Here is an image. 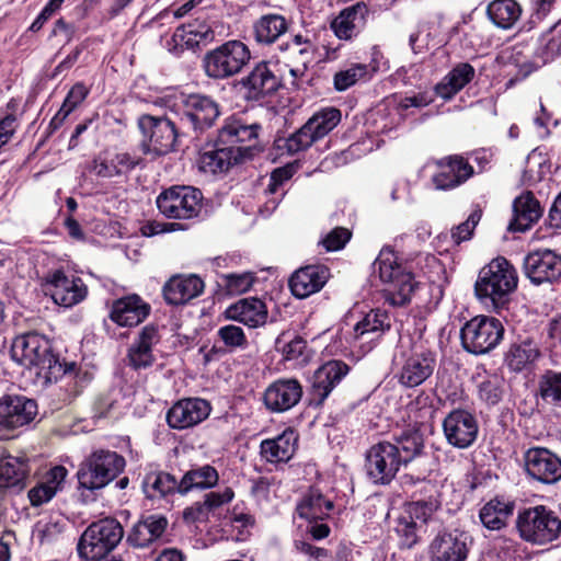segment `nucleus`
<instances>
[{
  "label": "nucleus",
  "instance_id": "obj_42",
  "mask_svg": "<svg viewBox=\"0 0 561 561\" xmlns=\"http://www.w3.org/2000/svg\"><path fill=\"white\" fill-rule=\"evenodd\" d=\"M514 503L499 497L485 503L479 513L482 525L489 530H501L506 527L508 518L513 515Z\"/></svg>",
  "mask_w": 561,
  "mask_h": 561
},
{
  "label": "nucleus",
  "instance_id": "obj_30",
  "mask_svg": "<svg viewBox=\"0 0 561 561\" xmlns=\"http://www.w3.org/2000/svg\"><path fill=\"white\" fill-rule=\"evenodd\" d=\"M204 282L196 275H174L163 286L162 294L169 305L179 306L198 297Z\"/></svg>",
  "mask_w": 561,
  "mask_h": 561
},
{
  "label": "nucleus",
  "instance_id": "obj_14",
  "mask_svg": "<svg viewBox=\"0 0 561 561\" xmlns=\"http://www.w3.org/2000/svg\"><path fill=\"white\" fill-rule=\"evenodd\" d=\"M442 427L446 442L457 449L471 447L478 438V420L465 409L451 410L444 417Z\"/></svg>",
  "mask_w": 561,
  "mask_h": 561
},
{
  "label": "nucleus",
  "instance_id": "obj_58",
  "mask_svg": "<svg viewBox=\"0 0 561 561\" xmlns=\"http://www.w3.org/2000/svg\"><path fill=\"white\" fill-rule=\"evenodd\" d=\"M180 28H182L186 35L190 36L186 41V44L190 45H192L193 39L198 45L199 43H209L215 38V32L206 23H188L187 25L179 27L178 31Z\"/></svg>",
  "mask_w": 561,
  "mask_h": 561
},
{
  "label": "nucleus",
  "instance_id": "obj_1",
  "mask_svg": "<svg viewBox=\"0 0 561 561\" xmlns=\"http://www.w3.org/2000/svg\"><path fill=\"white\" fill-rule=\"evenodd\" d=\"M11 357L23 367L35 368L36 376L46 382L57 381L76 367L75 363L61 364L51 353L49 341L36 332L16 336L11 346Z\"/></svg>",
  "mask_w": 561,
  "mask_h": 561
},
{
  "label": "nucleus",
  "instance_id": "obj_19",
  "mask_svg": "<svg viewBox=\"0 0 561 561\" xmlns=\"http://www.w3.org/2000/svg\"><path fill=\"white\" fill-rule=\"evenodd\" d=\"M435 367L436 357L433 352L414 348L410 354L403 355L396 376L402 387L415 388L433 375Z\"/></svg>",
  "mask_w": 561,
  "mask_h": 561
},
{
  "label": "nucleus",
  "instance_id": "obj_53",
  "mask_svg": "<svg viewBox=\"0 0 561 561\" xmlns=\"http://www.w3.org/2000/svg\"><path fill=\"white\" fill-rule=\"evenodd\" d=\"M368 73V66L365 64H353L344 70L337 71L333 77V84L336 91H345L353 87Z\"/></svg>",
  "mask_w": 561,
  "mask_h": 561
},
{
  "label": "nucleus",
  "instance_id": "obj_50",
  "mask_svg": "<svg viewBox=\"0 0 561 561\" xmlns=\"http://www.w3.org/2000/svg\"><path fill=\"white\" fill-rule=\"evenodd\" d=\"M390 329V319L386 311L376 309L368 312L359 322L354 327L356 336H362L367 333H378L379 335Z\"/></svg>",
  "mask_w": 561,
  "mask_h": 561
},
{
  "label": "nucleus",
  "instance_id": "obj_22",
  "mask_svg": "<svg viewBox=\"0 0 561 561\" xmlns=\"http://www.w3.org/2000/svg\"><path fill=\"white\" fill-rule=\"evenodd\" d=\"M37 414L35 400L7 394L0 399V427L15 430L31 423Z\"/></svg>",
  "mask_w": 561,
  "mask_h": 561
},
{
  "label": "nucleus",
  "instance_id": "obj_34",
  "mask_svg": "<svg viewBox=\"0 0 561 561\" xmlns=\"http://www.w3.org/2000/svg\"><path fill=\"white\" fill-rule=\"evenodd\" d=\"M298 436L287 428L275 438L264 439L260 445L261 456L271 463L289 461L297 447Z\"/></svg>",
  "mask_w": 561,
  "mask_h": 561
},
{
  "label": "nucleus",
  "instance_id": "obj_4",
  "mask_svg": "<svg viewBox=\"0 0 561 561\" xmlns=\"http://www.w3.org/2000/svg\"><path fill=\"white\" fill-rule=\"evenodd\" d=\"M374 272H378L382 283L388 284L385 289L386 300L396 307H402L410 302L417 283L411 272L398 263L394 252L383 248L374 264Z\"/></svg>",
  "mask_w": 561,
  "mask_h": 561
},
{
  "label": "nucleus",
  "instance_id": "obj_61",
  "mask_svg": "<svg viewBox=\"0 0 561 561\" xmlns=\"http://www.w3.org/2000/svg\"><path fill=\"white\" fill-rule=\"evenodd\" d=\"M89 93V89L81 82L76 83L68 92L61 107L71 113L79 104H81Z\"/></svg>",
  "mask_w": 561,
  "mask_h": 561
},
{
  "label": "nucleus",
  "instance_id": "obj_48",
  "mask_svg": "<svg viewBox=\"0 0 561 561\" xmlns=\"http://www.w3.org/2000/svg\"><path fill=\"white\" fill-rule=\"evenodd\" d=\"M341 121V112L335 107H327L314 113L305 124L316 140H319L333 130Z\"/></svg>",
  "mask_w": 561,
  "mask_h": 561
},
{
  "label": "nucleus",
  "instance_id": "obj_15",
  "mask_svg": "<svg viewBox=\"0 0 561 561\" xmlns=\"http://www.w3.org/2000/svg\"><path fill=\"white\" fill-rule=\"evenodd\" d=\"M219 114V106L211 98L190 94L182 101L180 124L182 127H191L195 133H203L214 125Z\"/></svg>",
  "mask_w": 561,
  "mask_h": 561
},
{
  "label": "nucleus",
  "instance_id": "obj_2",
  "mask_svg": "<svg viewBox=\"0 0 561 561\" xmlns=\"http://www.w3.org/2000/svg\"><path fill=\"white\" fill-rule=\"evenodd\" d=\"M517 283V272L513 264L497 256L480 270L474 284L476 296L482 304L499 311L508 302Z\"/></svg>",
  "mask_w": 561,
  "mask_h": 561
},
{
  "label": "nucleus",
  "instance_id": "obj_9",
  "mask_svg": "<svg viewBox=\"0 0 561 561\" xmlns=\"http://www.w3.org/2000/svg\"><path fill=\"white\" fill-rule=\"evenodd\" d=\"M250 59L249 47L241 41L231 39L207 51L203 68L208 78L224 80L239 73Z\"/></svg>",
  "mask_w": 561,
  "mask_h": 561
},
{
  "label": "nucleus",
  "instance_id": "obj_25",
  "mask_svg": "<svg viewBox=\"0 0 561 561\" xmlns=\"http://www.w3.org/2000/svg\"><path fill=\"white\" fill-rule=\"evenodd\" d=\"M438 171L432 178L437 190H451L468 181L473 175V168L467 159L455 154L437 162Z\"/></svg>",
  "mask_w": 561,
  "mask_h": 561
},
{
  "label": "nucleus",
  "instance_id": "obj_31",
  "mask_svg": "<svg viewBox=\"0 0 561 561\" xmlns=\"http://www.w3.org/2000/svg\"><path fill=\"white\" fill-rule=\"evenodd\" d=\"M241 150L227 148L217 142L215 148L199 153L197 165L199 171L208 174L222 173L229 168L241 161Z\"/></svg>",
  "mask_w": 561,
  "mask_h": 561
},
{
  "label": "nucleus",
  "instance_id": "obj_46",
  "mask_svg": "<svg viewBox=\"0 0 561 561\" xmlns=\"http://www.w3.org/2000/svg\"><path fill=\"white\" fill-rule=\"evenodd\" d=\"M490 20L500 28H511L520 18L522 9L515 0H493L486 9Z\"/></svg>",
  "mask_w": 561,
  "mask_h": 561
},
{
  "label": "nucleus",
  "instance_id": "obj_20",
  "mask_svg": "<svg viewBox=\"0 0 561 561\" xmlns=\"http://www.w3.org/2000/svg\"><path fill=\"white\" fill-rule=\"evenodd\" d=\"M350 370L351 368L346 363L337 359L329 360L320 366L311 379L309 404L321 407Z\"/></svg>",
  "mask_w": 561,
  "mask_h": 561
},
{
  "label": "nucleus",
  "instance_id": "obj_13",
  "mask_svg": "<svg viewBox=\"0 0 561 561\" xmlns=\"http://www.w3.org/2000/svg\"><path fill=\"white\" fill-rule=\"evenodd\" d=\"M400 459L391 442L381 440L374 444L365 454L364 468L368 480L375 485L389 484L403 467Z\"/></svg>",
  "mask_w": 561,
  "mask_h": 561
},
{
  "label": "nucleus",
  "instance_id": "obj_63",
  "mask_svg": "<svg viewBox=\"0 0 561 561\" xmlns=\"http://www.w3.org/2000/svg\"><path fill=\"white\" fill-rule=\"evenodd\" d=\"M127 541L137 548H144L150 545L153 539L151 538V535L148 533L146 525H142L139 520L137 524L134 525L131 531L129 533L127 537Z\"/></svg>",
  "mask_w": 561,
  "mask_h": 561
},
{
  "label": "nucleus",
  "instance_id": "obj_6",
  "mask_svg": "<svg viewBox=\"0 0 561 561\" xmlns=\"http://www.w3.org/2000/svg\"><path fill=\"white\" fill-rule=\"evenodd\" d=\"M137 124L141 133L140 149L145 154L160 157L176 150L183 127L171 117L145 114Z\"/></svg>",
  "mask_w": 561,
  "mask_h": 561
},
{
  "label": "nucleus",
  "instance_id": "obj_37",
  "mask_svg": "<svg viewBox=\"0 0 561 561\" xmlns=\"http://www.w3.org/2000/svg\"><path fill=\"white\" fill-rule=\"evenodd\" d=\"M242 83L249 90L251 99L261 100L276 92L280 85V80L270 69L268 64L262 61L243 78Z\"/></svg>",
  "mask_w": 561,
  "mask_h": 561
},
{
  "label": "nucleus",
  "instance_id": "obj_29",
  "mask_svg": "<svg viewBox=\"0 0 561 561\" xmlns=\"http://www.w3.org/2000/svg\"><path fill=\"white\" fill-rule=\"evenodd\" d=\"M149 312V304L134 294L116 299L112 305L110 318L121 327H134L141 323Z\"/></svg>",
  "mask_w": 561,
  "mask_h": 561
},
{
  "label": "nucleus",
  "instance_id": "obj_60",
  "mask_svg": "<svg viewBox=\"0 0 561 561\" xmlns=\"http://www.w3.org/2000/svg\"><path fill=\"white\" fill-rule=\"evenodd\" d=\"M352 233L348 229L336 227L331 230L321 241L327 251H337L345 247Z\"/></svg>",
  "mask_w": 561,
  "mask_h": 561
},
{
  "label": "nucleus",
  "instance_id": "obj_39",
  "mask_svg": "<svg viewBox=\"0 0 561 561\" xmlns=\"http://www.w3.org/2000/svg\"><path fill=\"white\" fill-rule=\"evenodd\" d=\"M138 163L139 159L127 152L105 153L93 160L91 170L100 178H115L127 174Z\"/></svg>",
  "mask_w": 561,
  "mask_h": 561
},
{
  "label": "nucleus",
  "instance_id": "obj_44",
  "mask_svg": "<svg viewBox=\"0 0 561 561\" xmlns=\"http://www.w3.org/2000/svg\"><path fill=\"white\" fill-rule=\"evenodd\" d=\"M219 476L209 465L192 468L180 480V494L184 495L194 489H210L217 484Z\"/></svg>",
  "mask_w": 561,
  "mask_h": 561
},
{
  "label": "nucleus",
  "instance_id": "obj_41",
  "mask_svg": "<svg viewBox=\"0 0 561 561\" xmlns=\"http://www.w3.org/2000/svg\"><path fill=\"white\" fill-rule=\"evenodd\" d=\"M476 70L468 62L457 64L435 87L437 95L450 100L474 78Z\"/></svg>",
  "mask_w": 561,
  "mask_h": 561
},
{
  "label": "nucleus",
  "instance_id": "obj_55",
  "mask_svg": "<svg viewBox=\"0 0 561 561\" xmlns=\"http://www.w3.org/2000/svg\"><path fill=\"white\" fill-rule=\"evenodd\" d=\"M479 397L488 404H496L502 398V380L496 375L488 376L479 385Z\"/></svg>",
  "mask_w": 561,
  "mask_h": 561
},
{
  "label": "nucleus",
  "instance_id": "obj_8",
  "mask_svg": "<svg viewBox=\"0 0 561 561\" xmlns=\"http://www.w3.org/2000/svg\"><path fill=\"white\" fill-rule=\"evenodd\" d=\"M516 528L523 540L541 546L559 538L561 519L552 510L537 505L518 513Z\"/></svg>",
  "mask_w": 561,
  "mask_h": 561
},
{
  "label": "nucleus",
  "instance_id": "obj_10",
  "mask_svg": "<svg viewBox=\"0 0 561 561\" xmlns=\"http://www.w3.org/2000/svg\"><path fill=\"white\" fill-rule=\"evenodd\" d=\"M124 529L114 518L92 523L81 535L77 550L80 558L96 560L106 557L123 539Z\"/></svg>",
  "mask_w": 561,
  "mask_h": 561
},
{
  "label": "nucleus",
  "instance_id": "obj_3",
  "mask_svg": "<svg viewBox=\"0 0 561 561\" xmlns=\"http://www.w3.org/2000/svg\"><path fill=\"white\" fill-rule=\"evenodd\" d=\"M289 27L290 22L284 15L267 13L253 22L252 36L255 43L262 47L276 44L280 53L287 56L298 55L306 62L307 57L313 51V45L310 38L302 34H294L288 39L283 41Z\"/></svg>",
  "mask_w": 561,
  "mask_h": 561
},
{
  "label": "nucleus",
  "instance_id": "obj_54",
  "mask_svg": "<svg viewBox=\"0 0 561 561\" xmlns=\"http://www.w3.org/2000/svg\"><path fill=\"white\" fill-rule=\"evenodd\" d=\"M217 335L229 352H233L237 348L243 350L248 345V340L242 328L234 324L220 327L217 331Z\"/></svg>",
  "mask_w": 561,
  "mask_h": 561
},
{
  "label": "nucleus",
  "instance_id": "obj_43",
  "mask_svg": "<svg viewBox=\"0 0 561 561\" xmlns=\"http://www.w3.org/2000/svg\"><path fill=\"white\" fill-rule=\"evenodd\" d=\"M333 507L332 501L327 500L318 490L311 489L298 503L296 512L300 518L312 523L327 518Z\"/></svg>",
  "mask_w": 561,
  "mask_h": 561
},
{
  "label": "nucleus",
  "instance_id": "obj_26",
  "mask_svg": "<svg viewBox=\"0 0 561 561\" xmlns=\"http://www.w3.org/2000/svg\"><path fill=\"white\" fill-rule=\"evenodd\" d=\"M159 341L160 335L156 325L148 324L144 327L128 347L126 355L127 365L135 370L151 367L156 362L152 347Z\"/></svg>",
  "mask_w": 561,
  "mask_h": 561
},
{
  "label": "nucleus",
  "instance_id": "obj_45",
  "mask_svg": "<svg viewBox=\"0 0 561 561\" xmlns=\"http://www.w3.org/2000/svg\"><path fill=\"white\" fill-rule=\"evenodd\" d=\"M540 356L537 343L526 339L518 343H513L506 353V364L514 371H522L528 365H531Z\"/></svg>",
  "mask_w": 561,
  "mask_h": 561
},
{
  "label": "nucleus",
  "instance_id": "obj_57",
  "mask_svg": "<svg viewBox=\"0 0 561 561\" xmlns=\"http://www.w3.org/2000/svg\"><path fill=\"white\" fill-rule=\"evenodd\" d=\"M288 153H297L309 148L316 140L310 130H306V124L288 138L283 139Z\"/></svg>",
  "mask_w": 561,
  "mask_h": 561
},
{
  "label": "nucleus",
  "instance_id": "obj_49",
  "mask_svg": "<svg viewBox=\"0 0 561 561\" xmlns=\"http://www.w3.org/2000/svg\"><path fill=\"white\" fill-rule=\"evenodd\" d=\"M541 399L556 408H561V371L546 370L539 378Z\"/></svg>",
  "mask_w": 561,
  "mask_h": 561
},
{
  "label": "nucleus",
  "instance_id": "obj_32",
  "mask_svg": "<svg viewBox=\"0 0 561 561\" xmlns=\"http://www.w3.org/2000/svg\"><path fill=\"white\" fill-rule=\"evenodd\" d=\"M328 279V270L322 266L308 265L296 271L290 279L289 287L297 298H306L319 291Z\"/></svg>",
  "mask_w": 561,
  "mask_h": 561
},
{
  "label": "nucleus",
  "instance_id": "obj_51",
  "mask_svg": "<svg viewBox=\"0 0 561 561\" xmlns=\"http://www.w3.org/2000/svg\"><path fill=\"white\" fill-rule=\"evenodd\" d=\"M440 507V501L436 494H431L427 499L416 500L409 503L404 513L413 517L417 524L424 525L433 516V514Z\"/></svg>",
  "mask_w": 561,
  "mask_h": 561
},
{
  "label": "nucleus",
  "instance_id": "obj_52",
  "mask_svg": "<svg viewBox=\"0 0 561 561\" xmlns=\"http://www.w3.org/2000/svg\"><path fill=\"white\" fill-rule=\"evenodd\" d=\"M394 531L399 537L401 548L410 549L415 546L420 539L417 522L404 512L397 518Z\"/></svg>",
  "mask_w": 561,
  "mask_h": 561
},
{
  "label": "nucleus",
  "instance_id": "obj_12",
  "mask_svg": "<svg viewBox=\"0 0 561 561\" xmlns=\"http://www.w3.org/2000/svg\"><path fill=\"white\" fill-rule=\"evenodd\" d=\"M202 192L193 186L174 185L161 192L156 204L159 211L171 219H193L202 211Z\"/></svg>",
  "mask_w": 561,
  "mask_h": 561
},
{
  "label": "nucleus",
  "instance_id": "obj_5",
  "mask_svg": "<svg viewBox=\"0 0 561 561\" xmlns=\"http://www.w3.org/2000/svg\"><path fill=\"white\" fill-rule=\"evenodd\" d=\"M561 55V21L543 33L537 43L517 44L512 59L523 77H527Z\"/></svg>",
  "mask_w": 561,
  "mask_h": 561
},
{
  "label": "nucleus",
  "instance_id": "obj_36",
  "mask_svg": "<svg viewBox=\"0 0 561 561\" xmlns=\"http://www.w3.org/2000/svg\"><path fill=\"white\" fill-rule=\"evenodd\" d=\"M68 470L64 466L53 467L41 481L28 491V500L32 506H42L48 503L57 492L64 488Z\"/></svg>",
  "mask_w": 561,
  "mask_h": 561
},
{
  "label": "nucleus",
  "instance_id": "obj_18",
  "mask_svg": "<svg viewBox=\"0 0 561 561\" xmlns=\"http://www.w3.org/2000/svg\"><path fill=\"white\" fill-rule=\"evenodd\" d=\"M46 286L54 302L65 308L80 304L88 295L84 282L78 276L66 274L62 270L48 273Z\"/></svg>",
  "mask_w": 561,
  "mask_h": 561
},
{
  "label": "nucleus",
  "instance_id": "obj_24",
  "mask_svg": "<svg viewBox=\"0 0 561 561\" xmlns=\"http://www.w3.org/2000/svg\"><path fill=\"white\" fill-rule=\"evenodd\" d=\"M302 397V386L297 379L282 378L264 391V404L272 412H285L294 408Z\"/></svg>",
  "mask_w": 561,
  "mask_h": 561
},
{
  "label": "nucleus",
  "instance_id": "obj_56",
  "mask_svg": "<svg viewBox=\"0 0 561 561\" xmlns=\"http://www.w3.org/2000/svg\"><path fill=\"white\" fill-rule=\"evenodd\" d=\"M482 211L481 209H474L466 221L459 224L457 227L451 229V240L455 244H460L463 241H468L471 239L473 231L481 220Z\"/></svg>",
  "mask_w": 561,
  "mask_h": 561
},
{
  "label": "nucleus",
  "instance_id": "obj_35",
  "mask_svg": "<svg viewBox=\"0 0 561 561\" xmlns=\"http://www.w3.org/2000/svg\"><path fill=\"white\" fill-rule=\"evenodd\" d=\"M141 489L148 500L160 501L180 493V481L163 470H149L145 473Z\"/></svg>",
  "mask_w": 561,
  "mask_h": 561
},
{
  "label": "nucleus",
  "instance_id": "obj_38",
  "mask_svg": "<svg viewBox=\"0 0 561 561\" xmlns=\"http://www.w3.org/2000/svg\"><path fill=\"white\" fill-rule=\"evenodd\" d=\"M514 218L508 229L524 232L542 216V208L531 192L523 193L513 203Z\"/></svg>",
  "mask_w": 561,
  "mask_h": 561
},
{
  "label": "nucleus",
  "instance_id": "obj_28",
  "mask_svg": "<svg viewBox=\"0 0 561 561\" xmlns=\"http://www.w3.org/2000/svg\"><path fill=\"white\" fill-rule=\"evenodd\" d=\"M369 9L363 1L344 8L331 22V28L337 38L348 41L357 36L365 27Z\"/></svg>",
  "mask_w": 561,
  "mask_h": 561
},
{
  "label": "nucleus",
  "instance_id": "obj_59",
  "mask_svg": "<svg viewBox=\"0 0 561 561\" xmlns=\"http://www.w3.org/2000/svg\"><path fill=\"white\" fill-rule=\"evenodd\" d=\"M254 279L252 273L227 274L225 275V286L230 294L240 295L252 287Z\"/></svg>",
  "mask_w": 561,
  "mask_h": 561
},
{
  "label": "nucleus",
  "instance_id": "obj_11",
  "mask_svg": "<svg viewBox=\"0 0 561 561\" xmlns=\"http://www.w3.org/2000/svg\"><path fill=\"white\" fill-rule=\"evenodd\" d=\"M504 327L493 317L477 316L465 323L460 331L462 347L471 354L482 355L502 341Z\"/></svg>",
  "mask_w": 561,
  "mask_h": 561
},
{
  "label": "nucleus",
  "instance_id": "obj_16",
  "mask_svg": "<svg viewBox=\"0 0 561 561\" xmlns=\"http://www.w3.org/2000/svg\"><path fill=\"white\" fill-rule=\"evenodd\" d=\"M523 271L534 285L553 284L561 279V255L548 249L533 251L525 256Z\"/></svg>",
  "mask_w": 561,
  "mask_h": 561
},
{
  "label": "nucleus",
  "instance_id": "obj_17",
  "mask_svg": "<svg viewBox=\"0 0 561 561\" xmlns=\"http://www.w3.org/2000/svg\"><path fill=\"white\" fill-rule=\"evenodd\" d=\"M525 471L529 478L554 484L561 480V458L543 447H531L524 453Z\"/></svg>",
  "mask_w": 561,
  "mask_h": 561
},
{
  "label": "nucleus",
  "instance_id": "obj_27",
  "mask_svg": "<svg viewBox=\"0 0 561 561\" xmlns=\"http://www.w3.org/2000/svg\"><path fill=\"white\" fill-rule=\"evenodd\" d=\"M469 537L457 529L439 533L431 545L433 561H465Z\"/></svg>",
  "mask_w": 561,
  "mask_h": 561
},
{
  "label": "nucleus",
  "instance_id": "obj_21",
  "mask_svg": "<svg viewBox=\"0 0 561 561\" xmlns=\"http://www.w3.org/2000/svg\"><path fill=\"white\" fill-rule=\"evenodd\" d=\"M261 126L259 124L247 125L239 118H227L219 129V144L227 148L241 150V161L252 157L257 144V136Z\"/></svg>",
  "mask_w": 561,
  "mask_h": 561
},
{
  "label": "nucleus",
  "instance_id": "obj_64",
  "mask_svg": "<svg viewBox=\"0 0 561 561\" xmlns=\"http://www.w3.org/2000/svg\"><path fill=\"white\" fill-rule=\"evenodd\" d=\"M294 546L298 552L308 556L312 561H322L329 556L327 549L316 547L305 540H296Z\"/></svg>",
  "mask_w": 561,
  "mask_h": 561
},
{
  "label": "nucleus",
  "instance_id": "obj_47",
  "mask_svg": "<svg viewBox=\"0 0 561 561\" xmlns=\"http://www.w3.org/2000/svg\"><path fill=\"white\" fill-rule=\"evenodd\" d=\"M391 445L398 450L400 462L405 467L423 453L424 439L419 431H407L396 437Z\"/></svg>",
  "mask_w": 561,
  "mask_h": 561
},
{
  "label": "nucleus",
  "instance_id": "obj_23",
  "mask_svg": "<svg viewBox=\"0 0 561 561\" xmlns=\"http://www.w3.org/2000/svg\"><path fill=\"white\" fill-rule=\"evenodd\" d=\"M211 411L210 403L201 398L179 400L167 413V422L170 427L185 430L193 427L206 420Z\"/></svg>",
  "mask_w": 561,
  "mask_h": 561
},
{
  "label": "nucleus",
  "instance_id": "obj_7",
  "mask_svg": "<svg viewBox=\"0 0 561 561\" xmlns=\"http://www.w3.org/2000/svg\"><path fill=\"white\" fill-rule=\"evenodd\" d=\"M125 458L114 450L96 449L80 465L77 472L79 485L94 491L105 488L125 469Z\"/></svg>",
  "mask_w": 561,
  "mask_h": 561
},
{
  "label": "nucleus",
  "instance_id": "obj_40",
  "mask_svg": "<svg viewBox=\"0 0 561 561\" xmlns=\"http://www.w3.org/2000/svg\"><path fill=\"white\" fill-rule=\"evenodd\" d=\"M28 473L27 460L11 455H0V488L20 492L26 486Z\"/></svg>",
  "mask_w": 561,
  "mask_h": 561
},
{
  "label": "nucleus",
  "instance_id": "obj_62",
  "mask_svg": "<svg viewBox=\"0 0 561 561\" xmlns=\"http://www.w3.org/2000/svg\"><path fill=\"white\" fill-rule=\"evenodd\" d=\"M233 496L234 492L232 489L225 488L222 491H213L205 494L204 500L208 506V510L211 512L232 501Z\"/></svg>",
  "mask_w": 561,
  "mask_h": 561
},
{
  "label": "nucleus",
  "instance_id": "obj_33",
  "mask_svg": "<svg viewBox=\"0 0 561 561\" xmlns=\"http://www.w3.org/2000/svg\"><path fill=\"white\" fill-rule=\"evenodd\" d=\"M226 316L230 320L254 329L266 323L267 308L259 298H242L226 310Z\"/></svg>",
  "mask_w": 561,
  "mask_h": 561
}]
</instances>
